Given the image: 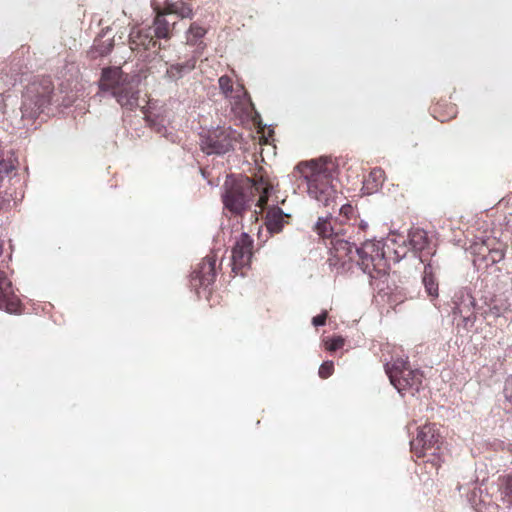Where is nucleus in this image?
I'll use <instances>...</instances> for the list:
<instances>
[{
  "label": "nucleus",
  "instance_id": "obj_1",
  "mask_svg": "<svg viewBox=\"0 0 512 512\" xmlns=\"http://www.w3.org/2000/svg\"><path fill=\"white\" fill-rule=\"evenodd\" d=\"M296 169L307 185L308 195L319 204L331 208L324 217H319L315 231L323 238L330 239L328 259L329 265L337 273L349 271L353 263L371 278L386 272V251L380 241L365 240L349 232L350 227L341 228V220L333 216L336 210L337 193L334 188L333 173L336 167L329 157H320L306 162H300Z\"/></svg>",
  "mask_w": 512,
  "mask_h": 512
},
{
  "label": "nucleus",
  "instance_id": "obj_2",
  "mask_svg": "<svg viewBox=\"0 0 512 512\" xmlns=\"http://www.w3.org/2000/svg\"><path fill=\"white\" fill-rule=\"evenodd\" d=\"M273 187L262 177L250 179L248 177L236 180L232 175L226 177L223 184L222 200L226 209L234 214H241L245 211L249 202L253 201L255 194H258L256 205L263 207Z\"/></svg>",
  "mask_w": 512,
  "mask_h": 512
},
{
  "label": "nucleus",
  "instance_id": "obj_3",
  "mask_svg": "<svg viewBox=\"0 0 512 512\" xmlns=\"http://www.w3.org/2000/svg\"><path fill=\"white\" fill-rule=\"evenodd\" d=\"M99 89L103 94L114 97L123 108L133 110L138 106L139 91L120 67L102 69Z\"/></svg>",
  "mask_w": 512,
  "mask_h": 512
},
{
  "label": "nucleus",
  "instance_id": "obj_4",
  "mask_svg": "<svg viewBox=\"0 0 512 512\" xmlns=\"http://www.w3.org/2000/svg\"><path fill=\"white\" fill-rule=\"evenodd\" d=\"M54 86L49 77L32 83L23 96L22 118L37 119L41 114L49 115V106L53 101Z\"/></svg>",
  "mask_w": 512,
  "mask_h": 512
},
{
  "label": "nucleus",
  "instance_id": "obj_5",
  "mask_svg": "<svg viewBox=\"0 0 512 512\" xmlns=\"http://www.w3.org/2000/svg\"><path fill=\"white\" fill-rule=\"evenodd\" d=\"M384 367L390 383L402 396H414L422 388L423 373L419 369H412L408 359L397 358Z\"/></svg>",
  "mask_w": 512,
  "mask_h": 512
},
{
  "label": "nucleus",
  "instance_id": "obj_6",
  "mask_svg": "<svg viewBox=\"0 0 512 512\" xmlns=\"http://www.w3.org/2000/svg\"><path fill=\"white\" fill-rule=\"evenodd\" d=\"M441 436L438 433L435 424H426L418 428L417 435L410 441L411 451L418 458L431 455L429 459L433 465H437L439 455L437 451L440 449Z\"/></svg>",
  "mask_w": 512,
  "mask_h": 512
},
{
  "label": "nucleus",
  "instance_id": "obj_7",
  "mask_svg": "<svg viewBox=\"0 0 512 512\" xmlns=\"http://www.w3.org/2000/svg\"><path fill=\"white\" fill-rule=\"evenodd\" d=\"M237 132L231 127H217L205 135H201V149L207 155H224L233 150Z\"/></svg>",
  "mask_w": 512,
  "mask_h": 512
},
{
  "label": "nucleus",
  "instance_id": "obj_8",
  "mask_svg": "<svg viewBox=\"0 0 512 512\" xmlns=\"http://www.w3.org/2000/svg\"><path fill=\"white\" fill-rule=\"evenodd\" d=\"M453 315L462 320V326L465 329L472 328L476 321V314L482 310V307H477L475 298L469 290H459L453 298Z\"/></svg>",
  "mask_w": 512,
  "mask_h": 512
},
{
  "label": "nucleus",
  "instance_id": "obj_9",
  "mask_svg": "<svg viewBox=\"0 0 512 512\" xmlns=\"http://www.w3.org/2000/svg\"><path fill=\"white\" fill-rule=\"evenodd\" d=\"M216 277V255H207L198 267L191 273L190 284L198 293L199 288L207 289Z\"/></svg>",
  "mask_w": 512,
  "mask_h": 512
},
{
  "label": "nucleus",
  "instance_id": "obj_10",
  "mask_svg": "<svg viewBox=\"0 0 512 512\" xmlns=\"http://www.w3.org/2000/svg\"><path fill=\"white\" fill-rule=\"evenodd\" d=\"M253 239L243 232L236 240L232 249V271L237 273L239 269L250 265L252 259Z\"/></svg>",
  "mask_w": 512,
  "mask_h": 512
},
{
  "label": "nucleus",
  "instance_id": "obj_11",
  "mask_svg": "<svg viewBox=\"0 0 512 512\" xmlns=\"http://www.w3.org/2000/svg\"><path fill=\"white\" fill-rule=\"evenodd\" d=\"M154 37L152 27H133L129 33L130 49L138 53H146L157 45L159 49H162V45L158 44Z\"/></svg>",
  "mask_w": 512,
  "mask_h": 512
},
{
  "label": "nucleus",
  "instance_id": "obj_12",
  "mask_svg": "<svg viewBox=\"0 0 512 512\" xmlns=\"http://www.w3.org/2000/svg\"><path fill=\"white\" fill-rule=\"evenodd\" d=\"M0 308L8 313H18L20 300L15 295L12 282L5 272L0 270Z\"/></svg>",
  "mask_w": 512,
  "mask_h": 512
},
{
  "label": "nucleus",
  "instance_id": "obj_13",
  "mask_svg": "<svg viewBox=\"0 0 512 512\" xmlns=\"http://www.w3.org/2000/svg\"><path fill=\"white\" fill-rule=\"evenodd\" d=\"M196 60V56H192L183 63L171 64L167 67L164 77L168 81L177 82L195 69Z\"/></svg>",
  "mask_w": 512,
  "mask_h": 512
},
{
  "label": "nucleus",
  "instance_id": "obj_14",
  "mask_svg": "<svg viewBox=\"0 0 512 512\" xmlns=\"http://www.w3.org/2000/svg\"><path fill=\"white\" fill-rule=\"evenodd\" d=\"M288 216L278 206H273L268 209L265 216V226L270 234L279 233L282 231L285 224L284 218Z\"/></svg>",
  "mask_w": 512,
  "mask_h": 512
},
{
  "label": "nucleus",
  "instance_id": "obj_15",
  "mask_svg": "<svg viewBox=\"0 0 512 512\" xmlns=\"http://www.w3.org/2000/svg\"><path fill=\"white\" fill-rule=\"evenodd\" d=\"M175 22L170 23L165 13L155 16L152 24V32L157 39L169 40L175 27Z\"/></svg>",
  "mask_w": 512,
  "mask_h": 512
},
{
  "label": "nucleus",
  "instance_id": "obj_16",
  "mask_svg": "<svg viewBox=\"0 0 512 512\" xmlns=\"http://www.w3.org/2000/svg\"><path fill=\"white\" fill-rule=\"evenodd\" d=\"M207 33V30L202 27L198 22L191 23L189 29L186 32V43L190 46H197L194 56H198L204 49L205 45L202 42V38Z\"/></svg>",
  "mask_w": 512,
  "mask_h": 512
},
{
  "label": "nucleus",
  "instance_id": "obj_17",
  "mask_svg": "<svg viewBox=\"0 0 512 512\" xmlns=\"http://www.w3.org/2000/svg\"><path fill=\"white\" fill-rule=\"evenodd\" d=\"M107 29L106 31H102V34H100L93 43V46L90 50V55L93 58L96 57H103L108 55L113 47H114V40L112 37L105 38L106 34L108 33Z\"/></svg>",
  "mask_w": 512,
  "mask_h": 512
},
{
  "label": "nucleus",
  "instance_id": "obj_18",
  "mask_svg": "<svg viewBox=\"0 0 512 512\" xmlns=\"http://www.w3.org/2000/svg\"><path fill=\"white\" fill-rule=\"evenodd\" d=\"M422 282L426 293L432 299L438 297V283L434 277L433 266L428 263L424 267Z\"/></svg>",
  "mask_w": 512,
  "mask_h": 512
},
{
  "label": "nucleus",
  "instance_id": "obj_19",
  "mask_svg": "<svg viewBox=\"0 0 512 512\" xmlns=\"http://www.w3.org/2000/svg\"><path fill=\"white\" fill-rule=\"evenodd\" d=\"M408 242L411 249L422 251L427 245L428 239L426 232L421 229H413L408 234Z\"/></svg>",
  "mask_w": 512,
  "mask_h": 512
},
{
  "label": "nucleus",
  "instance_id": "obj_20",
  "mask_svg": "<svg viewBox=\"0 0 512 512\" xmlns=\"http://www.w3.org/2000/svg\"><path fill=\"white\" fill-rule=\"evenodd\" d=\"M167 11L168 13L176 14L177 16L181 17L182 19H192L194 16V12L192 7L183 2V1H176L174 3H169L167 5Z\"/></svg>",
  "mask_w": 512,
  "mask_h": 512
},
{
  "label": "nucleus",
  "instance_id": "obj_21",
  "mask_svg": "<svg viewBox=\"0 0 512 512\" xmlns=\"http://www.w3.org/2000/svg\"><path fill=\"white\" fill-rule=\"evenodd\" d=\"M499 481L500 491L503 499L505 497L511 498L510 502L512 503V473L500 477Z\"/></svg>",
  "mask_w": 512,
  "mask_h": 512
},
{
  "label": "nucleus",
  "instance_id": "obj_22",
  "mask_svg": "<svg viewBox=\"0 0 512 512\" xmlns=\"http://www.w3.org/2000/svg\"><path fill=\"white\" fill-rule=\"evenodd\" d=\"M219 88L225 97H230L233 92L232 80L229 76L223 75L218 80Z\"/></svg>",
  "mask_w": 512,
  "mask_h": 512
},
{
  "label": "nucleus",
  "instance_id": "obj_23",
  "mask_svg": "<svg viewBox=\"0 0 512 512\" xmlns=\"http://www.w3.org/2000/svg\"><path fill=\"white\" fill-rule=\"evenodd\" d=\"M151 128L161 136L171 139L173 138V133L168 131V128L161 122L153 120L151 122Z\"/></svg>",
  "mask_w": 512,
  "mask_h": 512
},
{
  "label": "nucleus",
  "instance_id": "obj_24",
  "mask_svg": "<svg viewBox=\"0 0 512 512\" xmlns=\"http://www.w3.org/2000/svg\"><path fill=\"white\" fill-rule=\"evenodd\" d=\"M333 370H334L333 362L332 361H326V362L321 364L318 373H319V376L321 378L325 379V378H328L329 376L332 375Z\"/></svg>",
  "mask_w": 512,
  "mask_h": 512
},
{
  "label": "nucleus",
  "instance_id": "obj_25",
  "mask_svg": "<svg viewBox=\"0 0 512 512\" xmlns=\"http://www.w3.org/2000/svg\"><path fill=\"white\" fill-rule=\"evenodd\" d=\"M487 305V309H483L480 310V313L481 315L484 317V318H487L488 315H492L494 317H499L501 316L502 314V310L500 307H498L497 305H490V304H486Z\"/></svg>",
  "mask_w": 512,
  "mask_h": 512
},
{
  "label": "nucleus",
  "instance_id": "obj_26",
  "mask_svg": "<svg viewBox=\"0 0 512 512\" xmlns=\"http://www.w3.org/2000/svg\"><path fill=\"white\" fill-rule=\"evenodd\" d=\"M344 344V339L342 337H336L327 342V349L329 351H336L341 348Z\"/></svg>",
  "mask_w": 512,
  "mask_h": 512
},
{
  "label": "nucleus",
  "instance_id": "obj_27",
  "mask_svg": "<svg viewBox=\"0 0 512 512\" xmlns=\"http://www.w3.org/2000/svg\"><path fill=\"white\" fill-rule=\"evenodd\" d=\"M327 319V311H323L321 314H318L312 318V324L315 327L323 326L326 323Z\"/></svg>",
  "mask_w": 512,
  "mask_h": 512
},
{
  "label": "nucleus",
  "instance_id": "obj_28",
  "mask_svg": "<svg viewBox=\"0 0 512 512\" xmlns=\"http://www.w3.org/2000/svg\"><path fill=\"white\" fill-rule=\"evenodd\" d=\"M382 175H383V171L381 169H374L370 175H369V179H372L374 182H381V179H382ZM370 180H368L369 182Z\"/></svg>",
  "mask_w": 512,
  "mask_h": 512
},
{
  "label": "nucleus",
  "instance_id": "obj_29",
  "mask_svg": "<svg viewBox=\"0 0 512 512\" xmlns=\"http://www.w3.org/2000/svg\"><path fill=\"white\" fill-rule=\"evenodd\" d=\"M504 391L507 400L512 403V378L506 381Z\"/></svg>",
  "mask_w": 512,
  "mask_h": 512
},
{
  "label": "nucleus",
  "instance_id": "obj_30",
  "mask_svg": "<svg viewBox=\"0 0 512 512\" xmlns=\"http://www.w3.org/2000/svg\"><path fill=\"white\" fill-rule=\"evenodd\" d=\"M353 211V208L351 205L349 204H343L341 205V207L339 208V213L340 215H343L345 218H348V215L350 213H352Z\"/></svg>",
  "mask_w": 512,
  "mask_h": 512
},
{
  "label": "nucleus",
  "instance_id": "obj_31",
  "mask_svg": "<svg viewBox=\"0 0 512 512\" xmlns=\"http://www.w3.org/2000/svg\"><path fill=\"white\" fill-rule=\"evenodd\" d=\"M394 254H395V260L399 261L400 259H402L405 256L406 251L404 248H402L401 250H394Z\"/></svg>",
  "mask_w": 512,
  "mask_h": 512
},
{
  "label": "nucleus",
  "instance_id": "obj_32",
  "mask_svg": "<svg viewBox=\"0 0 512 512\" xmlns=\"http://www.w3.org/2000/svg\"><path fill=\"white\" fill-rule=\"evenodd\" d=\"M241 90H242V93H243L244 98L247 100L248 106H249L251 109H253V110H254V109H255V108H254V104L252 103V101H251V99H250V97H249L248 93H247L246 91H244V90H243V88H241Z\"/></svg>",
  "mask_w": 512,
  "mask_h": 512
},
{
  "label": "nucleus",
  "instance_id": "obj_33",
  "mask_svg": "<svg viewBox=\"0 0 512 512\" xmlns=\"http://www.w3.org/2000/svg\"><path fill=\"white\" fill-rule=\"evenodd\" d=\"M510 451L512 452V444H510Z\"/></svg>",
  "mask_w": 512,
  "mask_h": 512
}]
</instances>
